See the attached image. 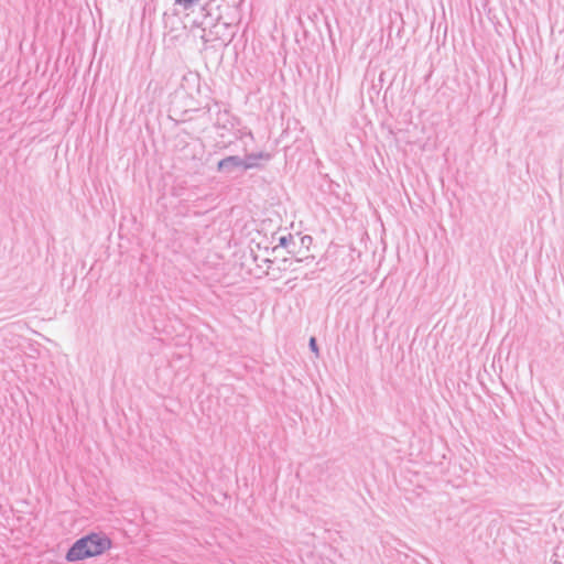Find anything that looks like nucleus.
<instances>
[{"label": "nucleus", "mask_w": 564, "mask_h": 564, "mask_svg": "<svg viewBox=\"0 0 564 564\" xmlns=\"http://www.w3.org/2000/svg\"><path fill=\"white\" fill-rule=\"evenodd\" d=\"M552 564H564V545H557L551 557Z\"/></svg>", "instance_id": "4"}, {"label": "nucleus", "mask_w": 564, "mask_h": 564, "mask_svg": "<svg viewBox=\"0 0 564 564\" xmlns=\"http://www.w3.org/2000/svg\"><path fill=\"white\" fill-rule=\"evenodd\" d=\"M241 158L237 155L227 156L218 162V170L231 172L235 169L241 167Z\"/></svg>", "instance_id": "2"}, {"label": "nucleus", "mask_w": 564, "mask_h": 564, "mask_svg": "<svg viewBox=\"0 0 564 564\" xmlns=\"http://www.w3.org/2000/svg\"><path fill=\"white\" fill-rule=\"evenodd\" d=\"M310 348L313 352H315L316 355H318V348H317V343H316V339L314 337H311L310 339Z\"/></svg>", "instance_id": "5"}, {"label": "nucleus", "mask_w": 564, "mask_h": 564, "mask_svg": "<svg viewBox=\"0 0 564 564\" xmlns=\"http://www.w3.org/2000/svg\"><path fill=\"white\" fill-rule=\"evenodd\" d=\"M291 240H292L291 236L290 237L282 236L279 239V246L286 247L289 241H291Z\"/></svg>", "instance_id": "6"}, {"label": "nucleus", "mask_w": 564, "mask_h": 564, "mask_svg": "<svg viewBox=\"0 0 564 564\" xmlns=\"http://www.w3.org/2000/svg\"><path fill=\"white\" fill-rule=\"evenodd\" d=\"M110 546L109 539L98 534L82 538L68 550L66 558L69 562L84 560L101 554Z\"/></svg>", "instance_id": "1"}, {"label": "nucleus", "mask_w": 564, "mask_h": 564, "mask_svg": "<svg viewBox=\"0 0 564 564\" xmlns=\"http://www.w3.org/2000/svg\"><path fill=\"white\" fill-rule=\"evenodd\" d=\"M194 0H175L176 3L183 4L185 8L189 6Z\"/></svg>", "instance_id": "8"}, {"label": "nucleus", "mask_w": 564, "mask_h": 564, "mask_svg": "<svg viewBox=\"0 0 564 564\" xmlns=\"http://www.w3.org/2000/svg\"><path fill=\"white\" fill-rule=\"evenodd\" d=\"M208 15H209V14H207V15L205 17V19H204L203 21H200V22H199V24H200V25H203V26H204V29H205L206 26H208V25H212V24L214 23V21L216 20V19H210V21H209V20H208Z\"/></svg>", "instance_id": "7"}, {"label": "nucleus", "mask_w": 564, "mask_h": 564, "mask_svg": "<svg viewBox=\"0 0 564 564\" xmlns=\"http://www.w3.org/2000/svg\"><path fill=\"white\" fill-rule=\"evenodd\" d=\"M260 159L268 160L269 154H265L263 152H260L258 154H249L245 159H241V167L245 170L256 167L258 165V160Z\"/></svg>", "instance_id": "3"}]
</instances>
